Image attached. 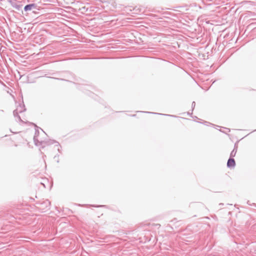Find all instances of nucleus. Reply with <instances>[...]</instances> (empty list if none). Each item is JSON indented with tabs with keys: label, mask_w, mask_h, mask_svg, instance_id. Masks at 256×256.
I'll use <instances>...</instances> for the list:
<instances>
[{
	"label": "nucleus",
	"mask_w": 256,
	"mask_h": 256,
	"mask_svg": "<svg viewBox=\"0 0 256 256\" xmlns=\"http://www.w3.org/2000/svg\"><path fill=\"white\" fill-rule=\"evenodd\" d=\"M36 207L41 212H44L50 208V202L46 200L36 203Z\"/></svg>",
	"instance_id": "1"
},
{
	"label": "nucleus",
	"mask_w": 256,
	"mask_h": 256,
	"mask_svg": "<svg viewBox=\"0 0 256 256\" xmlns=\"http://www.w3.org/2000/svg\"><path fill=\"white\" fill-rule=\"evenodd\" d=\"M220 204V205H223L224 204Z\"/></svg>",
	"instance_id": "18"
},
{
	"label": "nucleus",
	"mask_w": 256,
	"mask_h": 256,
	"mask_svg": "<svg viewBox=\"0 0 256 256\" xmlns=\"http://www.w3.org/2000/svg\"><path fill=\"white\" fill-rule=\"evenodd\" d=\"M14 8L17 10H20L22 8V4H18V2L16 0V3L12 4V5Z\"/></svg>",
	"instance_id": "7"
},
{
	"label": "nucleus",
	"mask_w": 256,
	"mask_h": 256,
	"mask_svg": "<svg viewBox=\"0 0 256 256\" xmlns=\"http://www.w3.org/2000/svg\"><path fill=\"white\" fill-rule=\"evenodd\" d=\"M16 110L22 113L26 110V108H25V106L24 104V102H22V104H20L19 106L16 108Z\"/></svg>",
	"instance_id": "5"
},
{
	"label": "nucleus",
	"mask_w": 256,
	"mask_h": 256,
	"mask_svg": "<svg viewBox=\"0 0 256 256\" xmlns=\"http://www.w3.org/2000/svg\"><path fill=\"white\" fill-rule=\"evenodd\" d=\"M236 166V162L234 158H230L227 162V166L228 168H234Z\"/></svg>",
	"instance_id": "3"
},
{
	"label": "nucleus",
	"mask_w": 256,
	"mask_h": 256,
	"mask_svg": "<svg viewBox=\"0 0 256 256\" xmlns=\"http://www.w3.org/2000/svg\"><path fill=\"white\" fill-rule=\"evenodd\" d=\"M155 114H160V113H154Z\"/></svg>",
	"instance_id": "14"
},
{
	"label": "nucleus",
	"mask_w": 256,
	"mask_h": 256,
	"mask_svg": "<svg viewBox=\"0 0 256 256\" xmlns=\"http://www.w3.org/2000/svg\"><path fill=\"white\" fill-rule=\"evenodd\" d=\"M195 106H196V103L194 102H192V110H194V108L195 107Z\"/></svg>",
	"instance_id": "11"
},
{
	"label": "nucleus",
	"mask_w": 256,
	"mask_h": 256,
	"mask_svg": "<svg viewBox=\"0 0 256 256\" xmlns=\"http://www.w3.org/2000/svg\"><path fill=\"white\" fill-rule=\"evenodd\" d=\"M40 130H42V132H44V130H42V128H40Z\"/></svg>",
	"instance_id": "16"
},
{
	"label": "nucleus",
	"mask_w": 256,
	"mask_h": 256,
	"mask_svg": "<svg viewBox=\"0 0 256 256\" xmlns=\"http://www.w3.org/2000/svg\"><path fill=\"white\" fill-rule=\"evenodd\" d=\"M8 1L12 5V4L16 3V0H8Z\"/></svg>",
	"instance_id": "10"
},
{
	"label": "nucleus",
	"mask_w": 256,
	"mask_h": 256,
	"mask_svg": "<svg viewBox=\"0 0 256 256\" xmlns=\"http://www.w3.org/2000/svg\"><path fill=\"white\" fill-rule=\"evenodd\" d=\"M166 116H174L173 115H170V114H166Z\"/></svg>",
	"instance_id": "13"
},
{
	"label": "nucleus",
	"mask_w": 256,
	"mask_h": 256,
	"mask_svg": "<svg viewBox=\"0 0 256 256\" xmlns=\"http://www.w3.org/2000/svg\"><path fill=\"white\" fill-rule=\"evenodd\" d=\"M40 130H42V132H44V130H42V128H40Z\"/></svg>",
	"instance_id": "15"
},
{
	"label": "nucleus",
	"mask_w": 256,
	"mask_h": 256,
	"mask_svg": "<svg viewBox=\"0 0 256 256\" xmlns=\"http://www.w3.org/2000/svg\"><path fill=\"white\" fill-rule=\"evenodd\" d=\"M40 184L44 186V188H46V186L43 182H41Z\"/></svg>",
	"instance_id": "12"
},
{
	"label": "nucleus",
	"mask_w": 256,
	"mask_h": 256,
	"mask_svg": "<svg viewBox=\"0 0 256 256\" xmlns=\"http://www.w3.org/2000/svg\"><path fill=\"white\" fill-rule=\"evenodd\" d=\"M40 130H42V132H44V130H42V128H40Z\"/></svg>",
	"instance_id": "17"
},
{
	"label": "nucleus",
	"mask_w": 256,
	"mask_h": 256,
	"mask_svg": "<svg viewBox=\"0 0 256 256\" xmlns=\"http://www.w3.org/2000/svg\"><path fill=\"white\" fill-rule=\"evenodd\" d=\"M36 4H30L26 5L24 8V10L25 12H28L29 10H30L33 9H36Z\"/></svg>",
	"instance_id": "2"
},
{
	"label": "nucleus",
	"mask_w": 256,
	"mask_h": 256,
	"mask_svg": "<svg viewBox=\"0 0 256 256\" xmlns=\"http://www.w3.org/2000/svg\"><path fill=\"white\" fill-rule=\"evenodd\" d=\"M39 134V131L38 130H36L35 132V134L34 137V140L36 144V145L38 146V144H42V142H40L38 140V136Z\"/></svg>",
	"instance_id": "4"
},
{
	"label": "nucleus",
	"mask_w": 256,
	"mask_h": 256,
	"mask_svg": "<svg viewBox=\"0 0 256 256\" xmlns=\"http://www.w3.org/2000/svg\"><path fill=\"white\" fill-rule=\"evenodd\" d=\"M238 149V146L236 144L234 145V150L232 151L230 154V158H233V157L235 156Z\"/></svg>",
	"instance_id": "8"
},
{
	"label": "nucleus",
	"mask_w": 256,
	"mask_h": 256,
	"mask_svg": "<svg viewBox=\"0 0 256 256\" xmlns=\"http://www.w3.org/2000/svg\"><path fill=\"white\" fill-rule=\"evenodd\" d=\"M43 142L46 143L48 145L52 144L54 143H56L58 144L57 146L59 145L58 142L54 140H50L48 142Z\"/></svg>",
	"instance_id": "9"
},
{
	"label": "nucleus",
	"mask_w": 256,
	"mask_h": 256,
	"mask_svg": "<svg viewBox=\"0 0 256 256\" xmlns=\"http://www.w3.org/2000/svg\"><path fill=\"white\" fill-rule=\"evenodd\" d=\"M20 112L16 109L13 112L14 116L15 118H17L20 122H24L23 120L21 119L20 116L18 114Z\"/></svg>",
	"instance_id": "6"
}]
</instances>
